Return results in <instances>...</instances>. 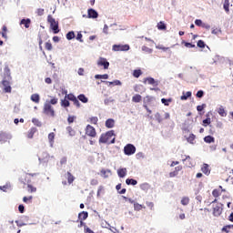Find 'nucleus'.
I'll return each instance as SVG.
<instances>
[{
  "label": "nucleus",
  "instance_id": "32",
  "mask_svg": "<svg viewBox=\"0 0 233 233\" xmlns=\"http://www.w3.org/2000/svg\"><path fill=\"white\" fill-rule=\"evenodd\" d=\"M66 37L68 41H72V39L76 37V33H74V31L68 32Z\"/></svg>",
  "mask_w": 233,
  "mask_h": 233
},
{
  "label": "nucleus",
  "instance_id": "22",
  "mask_svg": "<svg viewBox=\"0 0 233 233\" xmlns=\"http://www.w3.org/2000/svg\"><path fill=\"white\" fill-rule=\"evenodd\" d=\"M102 83H106V85H108L109 86L110 85H113L114 86H120L121 85V81L119 80H114L113 82L102 81Z\"/></svg>",
  "mask_w": 233,
  "mask_h": 233
},
{
  "label": "nucleus",
  "instance_id": "1",
  "mask_svg": "<svg viewBox=\"0 0 233 233\" xmlns=\"http://www.w3.org/2000/svg\"><path fill=\"white\" fill-rule=\"evenodd\" d=\"M98 141L104 145H114L116 143V133H114V130L103 133Z\"/></svg>",
  "mask_w": 233,
  "mask_h": 233
},
{
  "label": "nucleus",
  "instance_id": "63",
  "mask_svg": "<svg viewBox=\"0 0 233 233\" xmlns=\"http://www.w3.org/2000/svg\"><path fill=\"white\" fill-rule=\"evenodd\" d=\"M203 96H205V92H203V90H199L197 92V97H203Z\"/></svg>",
  "mask_w": 233,
  "mask_h": 233
},
{
  "label": "nucleus",
  "instance_id": "47",
  "mask_svg": "<svg viewBox=\"0 0 233 233\" xmlns=\"http://www.w3.org/2000/svg\"><path fill=\"white\" fill-rule=\"evenodd\" d=\"M161 102L163 103V105H165V106H168L169 103H172V99L171 98H168V99L162 98Z\"/></svg>",
  "mask_w": 233,
  "mask_h": 233
},
{
  "label": "nucleus",
  "instance_id": "20",
  "mask_svg": "<svg viewBox=\"0 0 233 233\" xmlns=\"http://www.w3.org/2000/svg\"><path fill=\"white\" fill-rule=\"evenodd\" d=\"M35 132H37V128L35 127H31L29 129V131L27 132V137L28 139H32L34 137V134H35Z\"/></svg>",
  "mask_w": 233,
  "mask_h": 233
},
{
  "label": "nucleus",
  "instance_id": "42",
  "mask_svg": "<svg viewBox=\"0 0 233 233\" xmlns=\"http://www.w3.org/2000/svg\"><path fill=\"white\" fill-rule=\"evenodd\" d=\"M48 139H49V143H54V139H56V134L54 132H51L48 134Z\"/></svg>",
  "mask_w": 233,
  "mask_h": 233
},
{
  "label": "nucleus",
  "instance_id": "28",
  "mask_svg": "<svg viewBox=\"0 0 233 233\" xmlns=\"http://www.w3.org/2000/svg\"><path fill=\"white\" fill-rule=\"evenodd\" d=\"M141 190H144V192H147L150 189V185L148 183H143L140 185Z\"/></svg>",
  "mask_w": 233,
  "mask_h": 233
},
{
  "label": "nucleus",
  "instance_id": "35",
  "mask_svg": "<svg viewBox=\"0 0 233 233\" xmlns=\"http://www.w3.org/2000/svg\"><path fill=\"white\" fill-rule=\"evenodd\" d=\"M77 99H79V101H81L82 103H88V98L86 97L85 95L81 94L77 96Z\"/></svg>",
  "mask_w": 233,
  "mask_h": 233
},
{
  "label": "nucleus",
  "instance_id": "55",
  "mask_svg": "<svg viewBox=\"0 0 233 233\" xmlns=\"http://www.w3.org/2000/svg\"><path fill=\"white\" fill-rule=\"evenodd\" d=\"M90 185H92V187H96V186L99 185V181L96 178H93L90 181Z\"/></svg>",
  "mask_w": 233,
  "mask_h": 233
},
{
  "label": "nucleus",
  "instance_id": "61",
  "mask_svg": "<svg viewBox=\"0 0 233 233\" xmlns=\"http://www.w3.org/2000/svg\"><path fill=\"white\" fill-rule=\"evenodd\" d=\"M232 228V226H230V225H228V226H225V227H223L222 228V232H227V233H228L229 232V228Z\"/></svg>",
  "mask_w": 233,
  "mask_h": 233
},
{
  "label": "nucleus",
  "instance_id": "37",
  "mask_svg": "<svg viewBox=\"0 0 233 233\" xmlns=\"http://www.w3.org/2000/svg\"><path fill=\"white\" fill-rule=\"evenodd\" d=\"M219 116H221V117H226L227 116V112H225V108L223 106H220L218 110Z\"/></svg>",
  "mask_w": 233,
  "mask_h": 233
},
{
  "label": "nucleus",
  "instance_id": "23",
  "mask_svg": "<svg viewBox=\"0 0 233 233\" xmlns=\"http://www.w3.org/2000/svg\"><path fill=\"white\" fill-rule=\"evenodd\" d=\"M117 174H118V177H125L127 176V168L126 167L119 168L117 170Z\"/></svg>",
  "mask_w": 233,
  "mask_h": 233
},
{
  "label": "nucleus",
  "instance_id": "14",
  "mask_svg": "<svg viewBox=\"0 0 233 233\" xmlns=\"http://www.w3.org/2000/svg\"><path fill=\"white\" fill-rule=\"evenodd\" d=\"M100 174L102 177L106 179L110 177V175H112V171L110 169H101Z\"/></svg>",
  "mask_w": 233,
  "mask_h": 233
},
{
  "label": "nucleus",
  "instance_id": "39",
  "mask_svg": "<svg viewBox=\"0 0 233 233\" xmlns=\"http://www.w3.org/2000/svg\"><path fill=\"white\" fill-rule=\"evenodd\" d=\"M89 123H91V125H97V121H99V118H97V116H92L89 117Z\"/></svg>",
  "mask_w": 233,
  "mask_h": 233
},
{
  "label": "nucleus",
  "instance_id": "52",
  "mask_svg": "<svg viewBox=\"0 0 233 233\" xmlns=\"http://www.w3.org/2000/svg\"><path fill=\"white\" fill-rule=\"evenodd\" d=\"M74 121H76V116H69L67 117V122L69 125H72V123H74Z\"/></svg>",
  "mask_w": 233,
  "mask_h": 233
},
{
  "label": "nucleus",
  "instance_id": "18",
  "mask_svg": "<svg viewBox=\"0 0 233 233\" xmlns=\"http://www.w3.org/2000/svg\"><path fill=\"white\" fill-rule=\"evenodd\" d=\"M20 25H24L25 28H28L30 26V25H32V20H30V18L22 19L20 21Z\"/></svg>",
  "mask_w": 233,
  "mask_h": 233
},
{
  "label": "nucleus",
  "instance_id": "2",
  "mask_svg": "<svg viewBox=\"0 0 233 233\" xmlns=\"http://www.w3.org/2000/svg\"><path fill=\"white\" fill-rule=\"evenodd\" d=\"M47 23H49L54 34H59V23L51 15L47 16Z\"/></svg>",
  "mask_w": 233,
  "mask_h": 233
},
{
  "label": "nucleus",
  "instance_id": "34",
  "mask_svg": "<svg viewBox=\"0 0 233 233\" xmlns=\"http://www.w3.org/2000/svg\"><path fill=\"white\" fill-rule=\"evenodd\" d=\"M204 141H205V143H214V141H216V139L212 136H207L204 137Z\"/></svg>",
  "mask_w": 233,
  "mask_h": 233
},
{
  "label": "nucleus",
  "instance_id": "10",
  "mask_svg": "<svg viewBox=\"0 0 233 233\" xmlns=\"http://www.w3.org/2000/svg\"><path fill=\"white\" fill-rule=\"evenodd\" d=\"M87 17L89 19H97V17H99V14H97V11L95 9L90 8L87 10Z\"/></svg>",
  "mask_w": 233,
  "mask_h": 233
},
{
  "label": "nucleus",
  "instance_id": "3",
  "mask_svg": "<svg viewBox=\"0 0 233 233\" xmlns=\"http://www.w3.org/2000/svg\"><path fill=\"white\" fill-rule=\"evenodd\" d=\"M43 112L48 117H56V111L50 103H46L44 105Z\"/></svg>",
  "mask_w": 233,
  "mask_h": 233
},
{
  "label": "nucleus",
  "instance_id": "19",
  "mask_svg": "<svg viewBox=\"0 0 233 233\" xmlns=\"http://www.w3.org/2000/svg\"><path fill=\"white\" fill-rule=\"evenodd\" d=\"M188 97H192V92L187 91V92H183V95L180 96L181 101H187Z\"/></svg>",
  "mask_w": 233,
  "mask_h": 233
},
{
  "label": "nucleus",
  "instance_id": "29",
  "mask_svg": "<svg viewBox=\"0 0 233 233\" xmlns=\"http://www.w3.org/2000/svg\"><path fill=\"white\" fill-rule=\"evenodd\" d=\"M126 183L127 185H132L133 187H135V185H137V180H136L134 178H127Z\"/></svg>",
  "mask_w": 233,
  "mask_h": 233
},
{
  "label": "nucleus",
  "instance_id": "31",
  "mask_svg": "<svg viewBox=\"0 0 233 233\" xmlns=\"http://www.w3.org/2000/svg\"><path fill=\"white\" fill-rule=\"evenodd\" d=\"M61 106L64 108H68V106H70V101L66 100L65 97V99L61 100Z\"/></svg>",
  "mask_w": 233,
  "mask_h": 233
},
{
  "label": "nucleus",
  "instance_id": "51",
  "mask_svg": "<svg viewBox=\"0 0 233 233\" xmlns=\"http://www.w3.org/2000/svg\"><path fill=\"white\" fill-rule=\"evenodd\" d=\"M206 107H207V104H202L201 106H197V110L198 112H203V110H205Z\"/></svg>",
  "mask_w": 233,
  "mask_h": 233
},
{
  "label": "nucleus",
  "instance_id": "15",
  "mask_svg": "<svg viewBox=\"0 0 233 233\" xmlns=\"http://www.w3.org/2000/svg\"><path fill=\"white\" fill-rule=\"evenodd\" d=\"M201 172H203V174H205L206 176H208L210 174V168L208 167V164L202 165Z\"/></svg>",
  "mask_w": 233,
  "mask_h": 233
},
{
  "label": "nucleus",
  "instance_id": "36",
  "mask_svg": "<svg viewBox=\"0 0 233 233\" xmlns=\"http://www.w3.org/2000/svg\"><path fill=\"white\" fill-rule=\"evenodd\" d=\"M133 76L137 78L140 76H143V71H141V69H136L133 71Z\"/></svg>",
  "mask_w": 233,
  "mask_h": 233
},
{
  "label": "nucleus",
  "instance_id": "62",
  "mask_svg": "<svg viewBox=\"0 0 233 233\" xmlns=\"http://www.w3.org/2000/svg\"><path fill=\"white\" fill-rule=\"evenodd\" d=\"M195 25H196L197 26H203V21H201V19H197V20L195 21Z\"/></svg>",
  "mask_w": 233,
  "mask_h": 233
},
{
  "label": "nucleus",
  "instance_id": "13",
  "mask_svg": "<svg viewBox=\"0 0 233 233\" xmlns=\"http://www.w3.org/2000/svg\"><path fill=\"white\" fill-rule=\"evenodd\" d=\"M10 135L8 133L1 132L0 133V143H6L10 139Z\"/></svg>",
  "mask_w": 233,
  "mask_h": 233
},
{
  "label": "nucleus",
  "instance_id": "58",
  "mask_svg": "<svg viewBox=\"0 0 233 233\" xmlns=\"http://www.w3.org/2000/svg\"><path fill=\"white\" fill-rule=\"evenodd\" d=\"M76 40L79 41L80 43H83V34H81V32L77 33Z\"/></svg>",
  "mask_w": 233,
  "mask_h": 233
},
{
  "label": "nucleus",
  "instance_id": "38",
  "mask_svg": "<svg viewBox=\"0 0 233 233\" xmlns=\"http://www.w3.org/2000/svg\"><path fill=\"white\" fill-rule=\"evenodd\" d=\"M182 45H184L186 48H196V45L186 41H182Z\"/></svg>",
  "mask_w": 233,
  "mask_h": 233
},
{
  "label": "nucleus",
  "instance_id": "40",
  "mask_svg": "<svg viewBox=\"0 0 233 233\" xmlns=\"http://www.w3.org/2000/svg\"><path fill=\"white\" fill-rule=\"evenodd\" d=\"M188 203H190V198H188V197L182 198L181 205L187 206Z\"/></svg>",
  "mask_w": 233,
  "mask_h": 233
},
{
  "label": "nucleus",
  "instance_id": "59",
  "mask_svg": "<svg viewBox=\"0 0 233 233\" xmlns=\"http://www.w3.org/2000/svg\"><path fill=\"white\" fill-rule=\"evenodd\" d=\"M210 123H212V121L210 120L209 117L203 120L204 127H207L208 125H210Z\"/></svg>",
  "mask_w": 233,
  "mask_h": 233
},
{
  "label": "nucleus",
  "instance_id": "30",
  "mask_svg": "<svg viewBox=\"0 0 233 233\" xmlns=\"http://www.w3.org/2000/svg\"><path fill=\"white\" fill-rule=\"evenodd\" d=\"M121 187H122L121 184H118V185H116V190H117V192H118V194H127V188H122V189H121Z\"/></svg>",
  "mask_w": 233,
  "mask_h": 233
},
{
  "label": "nucleus",
  "instance_id": "11",
  "mask_svg": "<svg viewBox=\"0 0 233 233\" xmlns=\"http://www.w3.org/2000/svg\"><path fill=\"white\" fill-rule=\"evenodd\" d=\"M2 85L5 93L10 94V92H12V86H10V82L8 80H3Z\"/></svg>",
  "mask_w": 233,
  "mask_h": 233
},
{
  "label": "nucleus",
  "instance_id": "27",
  "mask_svg": "<svg viewBox=\"0 0 233 233\" xmlns=\"http://www.w3.org/2000/svg\"><path fill=\"white\" fill-rule=\"evenodd\" d=\"M141 99H142L141 95H137V94L133 96L132 97L133 103H141Z\"/></svg>",
  "mask_w": 233,
  "mask_h": 233
},
{
  "label": "nucleus",
  "instance_id": "7",
  "mask_svg": "<svg viewBox=\"0 0 233 233\" xmlns=\"http://www.w3.org/2000/svg\"><path fill=\"white\" fill-rule=\"evenodd\" d=\"M223 212V205L222 204H217L216 206H213V216L216 218L221 216Z\"/></svg>",
  "mask_w": 233,
  "mask_h": 233
},
{
  "label": "nucleus",
  "instance_id": "17",
  "mask_svg": "<svg viewBox=\"0 0 233 233\" xmlns=\"http://www.w3.org/2000/svg\"><path fill=\"white\" fill-rule=\"evenodd\" d=\"M116 125V121L112 118H108L106 121V128H114Z\"/></svg>",
  "mask_w": 233,
  "mask_h": 233
},
{
  "label": "nucleus",
  "instance_id": "43",
  "mask_svg": "<svg viewBox=\"0 0 233 233\" xmlns=\"http://www.w3.org/2000/svg\"><path fill=\"white\" fill-rule=\"evenodd\" d=\"M142 50H143V52H146L147 54H152V52H154V50L152 48H149L147 46H143Z\"/></svg>",
  "mask_w": 233,
  "mask_h": 233
},
{
  "label": "nucleus",
  "instance_id": "60",
  "mask_svg": "<svg viewBox=\"0 0 233 233\" xmlns=\"http://www.w3.org/2000/svg\"><path fill=\"white\" fill-rule=\"evenodd\" d=\"M73 103L76 106V108H81V103H79V100L77 98L74 99Z\"/></svg>",
  "mask_w": 233,
  "mask_h": 233
},
{
  "label": "nucleus",
  "instance_id": "57",
  "mask_svg": "<svg viewBox=\"0 0 233 233\" xmlns=\"http://www.w3.org/2000/svg\"><path fill=\"white\" fill-rule=\"evenodd\" d=\"M35 14L37 15H45V9H43V8H38L37 10H36V12H35Z\"/></svg>",
  "mask_w": 233,
  "mask_h": 233
},
{
  "label": "nucleus",
  "instance_id": "46",
  "mask_svg": "<svg viewBox=\"0 0 233 233\" xmlns=\"http://www.w3.org/2000/svg\"><path fill=\"white\" fill-rule=\"evenodd\" d=\"M134 208H135V210H141L142 208H146V207L139 204V203H135L134 204Z\"/></svg>",
  "mask_w": 233,
  "mask_h": 233
},
{
  "label": "nucleus",
  "instance_id": "5",
  "mask_svg": "<svg viewBox=\"0 0 233 233\" xmlns=\"http://www.w3.org/2000/svg\"><path fill=\"white\" fill-rule=\"evenodd\" d=\"M86 136L88 137H96L97 136V132L96 131V127L91 125H87L85 129Z\"/></svg>",
  "mask_w": 233,
  "mask_h": 233
},
{
  "label": "nucleus",
  "instance_id": "44",
  "mask_svg": "<svg viewBox=\"0 0 233 233\" xmlns=\"http://www.w3.org/2000/svg\"><path fill=\"white\" fill-rule=\"evenodd\" d=\"M212 196L213 198H219V196H221V191H219V189H214L212 191Z\"/></svg>",
  "mask_w": 233,
  "mask_h": 233
},
{
  "label": "nucleus",
  "instance_id": "16",
  "mask_svg": "<svg viewBox=\"0 0 233 233\" xmlns=\"http://www.w3.org/2000/svg\"><path fill=\"white\" fill-rule=\"evenodd\" d=\"M68 136H70V137H74L76 134V129H74V127H72L71 126H68L66 128Z\"/></svg>",
  "mask_w": 233,
  "mask_h": 233
},
{
  "label": "nucleus",
  "instance_id": "4",
  "mask_svg": "<svg viewBox=\"0 0 233 233\" xmlns=\"http://www.w3.org/2000/svg\"><path fill=\"white\" fill-rule=\"evenodd\" d=\"M124 154L126 156H134L136 154V146L127 144L124 147Z\"/></svg>",
  "mask_w": 233,
  "mask_h": 233
},
{
  "label": "nucleus",
  "instance_id": "12",
  "mask_svg": "<svg viewBox=\"0 0 233 233\" xmlns=\"http://www.w3.org/2000/svg\"><path fill=\"white\" fill-rule=\"evenodd\" d=\"M183 170V166H177L175 167V170L173 172L169 173V177H176L179 172Z\"/></svg>",
  "mask_w": 233,
  "mask_h": 233
},
{
  "label": "nucleus",
  "instance_id": "24",
  "mask_svg": "<svg viewBox=\"0 0 233 233\" xmlns=\"http://www.w3.org/2000/svg\"><path fill=\"white\" fill-rule=\"evenodd\" d=\"M41 97L39 96V94H33L31 96V101H33V103H39Z\"/></svg>",
  "mask_w": 233,
  "mask_h": 233
},
{
  "label": "nucleus",
  "instance_id": "6",
  "mask_svg": "<svg viewBox=\"0 0 233 233\" xmlns=\"http://www.w3.org/2000/svg\"><path fill=\"white\" fill-rule=\"evenodd\" d=\"M113 52H128L130 46L128 45H114L112 48Z\"/></svg>",
  "mask_w": 233,
  "mask_h": 233
},
{
  "label": "nucleus",
  "instance_id": "56",
  "mask_svg": "<svg viewBox=\"0 0 233 233\" xmlns=\"http://www.w3.org/2000/svg\"><path fill=\"white\" fill-rule=\"evenodd\" d=\"M32 123H34L36 127H41V121H39V119L37 118H33L32 119Z\"/></svg>",
  "mask_w": 233,
  "mask_h": 233
},
{
  "label": "nucleus",
  "instance_id": "21",
  "mask_svg": "<svg viewBox=\"0 0 233 233\" xmlns=\"http://www.w3.org/2000/svg\"><path fill=\"white\" fill-rule=\"evenodd\" d=\"M230 0H224V4H223V8L225 10V12H227V14H228V12H230Z\"/></svg>",
  "mask_w": 233,
  "mask_h": 233
},
{
  "label": "nucleus",
  "instance_id": "45",
  "mask_svg": "<svg viewBox=\"0 0 233 233\" xmlns=\"http://www.w3.org/2000/svg\"><path fill=\"white\" fill-rule=\"evenodd\" d=\"M95 79H108V75L105 74V75H96L95 76Z\"/></svg>",
  "mask_w": 233,
  "mask_h": 233
},
{
  "label": "nucleus",
  "instance_id": "8",
  "mask_svg": "<svg viewBox=\"0 0 233 233\" xmlns=\"http://www.w3.org/2000/svg\"><path fill=\"white\" fill-rule=\"evenodd\" d=\"M98 66H103L104 70H108V66H110V63L106 60V58L100 57L97 61Z\"/></svg>",
  "mask_w": 233,
  "mask_h": 233
},
{
  "label": "nucleus",
  "instance_id": "50",
  "mask_svg": "<svg viewBox=\"0 0 233 233\" xmlns=\"http://www.w3.org/2000/svg\"><path fill=\"white\" fill-rule=\"evenodd\" d=\"M66 99H68V101H74L76 97V96H74V94H68V95H66Z\"/></svg>",
  "mask_w": 233,
  "mask_h": 233
},
{
  "label": "nucleus",
  "instance_id": "9",
  "mask_svg": "<svg viewBox=\"0 0 233 233\" xmlns=\"http://www.w3.org/2000/svg\"><path fill=\"white\" fill-rule=\"evenodd\" d=\"M144 85H152L153 86H157L159 85V83L157 81H156V79H154L153 77H147L144 78L143 80Z\"/></svg>",
  "mask_w": 233,
  "mask_h": 233
},
{
  "label": "nucleus",
  "instance_id": "26",
  "mask_svg": "<svg viewBox=\"0 0 233 233\" xmlns=\"http://www.w3.org/2000/svg\"><path fill=\"white\" fill-rule=\"evenodd\" d=\"M76 180V177H74V175H72V173L67 172V182L69 185H72V183H74V181Z\"/></svg>",
  "mask_w": 233,
  "mask_h": 233
},
{
  "label": "nucleus",
  "instance_id": "64",
  "mask_svg": "<svg viewBox=\"0 0 233 233\" xmlns=\"http://www.w3.org/2000/svg\"><path fill=\"white\" fill-rule=\"evenodd\" d=\"M46 49H47L48 51L52 50V43L46 42Z\"/></svg>",
  "mask_w": 233,
  "mask_h": 233
},
{
  "label": "nucleus",
  "instance_id": "48",
  "mask_svg": "<svg viewBox=\"0 0 233 233\" xmlns=\"http://www.w3.org/2000/svg\"><path fill=\"white\" fill-rule=\"evenodd\" d=\"M32 199H34V197H32V196L23 198L24 203H32Z\"/></svg>",
  "mask_w": 233,
  "mask_h": 233
},
{
  "label": "nucleus",
  "instance_id": "54",
  "mask_svg": "<svg viewBox=\"0 0 233 233\" xmlns=\"http://www.w3.org/2000/svg\"><path fill=\"white\" fill-rule=\"evenodd\" d=\"M197 46H198V48H205V42L203 40H198Z\"/></svg>",
  "mask_w": 233,
  "mask_h": 233
},
{
  "label": "nucleus",
  "instance_id": "53",
  "mask_svg": "<svg viewBox=\"0 0 233 233\" xmlns=\"http://www.w3.org/2000/svg\"><path fill=\"white\" fill-rule=\"evenodd\" d=\"M58 101L59 99L53 97L49 102L46 103H49V105H57Z\"/></svg>",
  "mask_w": 233,
  "mask_h": 233
},
{
  "label": "nucleus",
  "instance_id": "33",
  "mask_svg": "<svg viewBox=\"0 0 233 233\" xmlns=\"http://www.w3.org/2000/svg\"><path fill=\"white\" fill-rule=\"evenodd\" d=\"M27 192H30L31 194L34 192H37V187H34L32 184H28Z\"/></svg>",
  "mask_w": 233,
  "mask_h": 233
},
{
  "label": "nucleus",
  "instance_id": "25",
  "mask_svg": "<svg viewBox=\"0 0 233 233\" xmlns=\"http://www.w3.org/2000/svg\"><path fill=\"white\" fill-rule=\"evenodd\" d=\"M78 218L79 219H81L82 221H85V219H86L88 218V212L86 211H82L81 213L78 214Z\"/></svg>",
  "mask_w": 233,
  "mask_h": 233
},
{
  "label": "nucleus",
  "instance_id": "49",
  "mask_svg": "<svg viewBox=\"0 0 233 233\" xmlns=\"http://www.w3.org/2000/svg\"><path fill=\"white\" fill-rule=\"evenodd\" d=\"M6 32H8V29L6 28V25H4L2 28V37H4L5 39H6Z\"/></svg>",
  "mask_w": 233,
  "mask_h": 233
},
{
  "label": "nucleus",
  "instance_id": "41",
  "mask_svg": "<svg viewBox=\"0 0 233 233\" xmlns=\"http://www.w3.org/2000/svg\"><path fill=\"white\" fill-rule=\"evenodd\" d=\"M157 26L158 30H167V25L163 22H159Z\"/></svg>",
  "mask_w": 233,
  "mask_h": 233
}]
</instances>
